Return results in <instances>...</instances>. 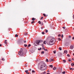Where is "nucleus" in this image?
Returning a JSON list of instances; mask_svg holds the SVG:
<instances>
[{
    "label": "nucleus",
    "instance_id": "3c124183",
    "mask_svg": "<svg viewBox=\"0 0 74 74\" xmlns=\"http://www.w3.org/2000/svg\"><path fill=\"white\" fill-rule=\"evenodd\" d=\"M26 41H24L25 43H26Z\"/></svg>",
    "mask_w": 74,
    "mask_h": 74
},
{
    "label": "nucleus",
    "instance_id": "e2e57ef3",
    "mask_svg": "<svg viewBox=\"0 0 74 74\" xmlns=\"http://www.w3.org/2000/svg\"><path fill=\"white\" fill-rule=\"evenodd\" d=\"M73 55L74 56V53L73 54Z\"/></svg>",
    "mask_w": 74,
    "mask_h": 74
},
{
    "label": "nucleus",
    "instance_id": "0eeeda50",
    "mask_svg": "<svg viewBox=\"0 0 74 74\" xmlns=\"http://www.w3.org/2000/svg\"><path fill=\"white\" fill-rule=\"evenodd\" d=\"M74 48V46L72 45L70 47V49H73Z\"/></svg>",
    "mask_w": 74,
    "mask_h": 74
},
{
    "label": "nucleus",
    "instance_id": "09e8293b",
    "mask_svg": "<svg viewBox=\"0 0 74 74\" xmlns=\"http://www.w3.org/2000/svg\"><path fill=\"white\" fill-rule=\"evenodd\" d=\"M0 47H1V44H0Z\"/></svg>",
    "mask_w": 74,
    "mask_h": 74
},
{
    "label": "nucleus",
    "instance_id": "473e14b6",
    "mask_svg": "<svg viewBox=\"0 0 74 74\" xmlns=\"http://www.w3.org/2000/svg\"><path fill=\"white\" fill-rule=\"evenodd\" d=\"M2 60H3V61H4V60H5L4 59V58H2Z\"/></svg>",
    "mask_w": 74,
    "mask_h": 74
},
{
    "label": "nucleus",
    "instance_id": "7c9ffc66",
    "mask_svg": "<svg viewBox=\"0 0 74 74\" xmlns=\"http://www.w3.org/2000/svg\"><path fill=\"white\" fill-rule=\"evenodd\" d=\"M67 56H68V57H69L70 56V55H69V54H68L67 55Z\"/></svg>",
    "mask_w": 74,
    "mask_h": 74
},
{
    "label": "nucleus",
    "instance_id": "bf43d9fd",
    "mask_svg": "<svg viewBox=\"0 0 74 74\" xmlns=\"http://www.w3.org/2000/svg\"><path fill=\"white\" fill-rule=\"evenodd\" d=\"M31 69H29V71H31Z\"/></svg>",
    "mask_w": 74,
    "mask_h": 74
},
{
    "label": "nucleus",
    "instance_id": "4d7b16f0",
    "mask_svg": "<svg viewBox=\"0 0 74 74\" xmlns=\"http://www.w3.org/2000/svg\"><path fill=\"white\" fill-rule=\"evenodd\" d=\"M40 50H41V48H40Z\"/></svg>",
    "mask_w": 74,
    "mask_h": 74
},
{
    "label": "nucleus",
    "instance_id": "aec40b11",
    "mask_svg": "<svg viewBox=\"0 0 74 74\" xmlns=\"http://www.w3.org/2000/svg\"><path fill=\"white\" fill-rule=\"evenodd\" d=\"M41 53H42H42H43V54H44V51H42V52H41Z\"/></svg>",
    "mask_w": 74,
    "mask_h": 74
},
{
    "label": "nucleus",
    "instance_id": "58836bf2",
    "mask_svg": "<svg viewBox=\"0 0 74 74\" xmlns=\"http://www.w3.org/2000/svg\"><path fill=\"white\" fill-rule=\"evenodd\" d=\"M45 51H48V50L47 49H45Z\"/></svg>",
    "mask_w": 74,
    "mask_h": 74
},
{
    "label": "nucleus",
    "instance_id": "a878e982",
    "mask_svg": "<svg viewBox=\"0 0 74 74\" xmlns=\"http://www.w3.org/2000/svg\"><path fill=\"white\" fill-rule=\"evenodd\" d=\"M31 46V45L30 44H29V45H28V47H30Z\"/></svg>",
    "mask_w": 74,
    "mask_h": 74
},
{
    "label": "nucleus",
    "instance_id": "c03bdc74",
    "mask_svg": "<svg viewBox=\"0 0 74 74\" xmlns=\"http://www.w3.org/2000/svg\"><path fill=\"white\" fill-rule=\"evenodd\" d=\"M70 70H73V68H70Z\"/></svg>",
    "mask_w": 74,
    "mask_h": 74
},
{
    "label": "nucleus",
    "instance_id": "774afa93",
    "mask_svg": "<svg viewBox=\"0 0 74 74\" xmlns=\"http://www.w3.org/2000/svg\"><path fill=\"white\" fill-rule=\"evenodd\" d=\"M25 66H26V65H27L26 64H25Z\"/></svg>",
    "mask_w": 74,
    "mask_h": 74
},
{
    "label": "nucleus",
    "instance_id": "72a5a7b5",
    "mask_svg": "<svg viewBox=\"0 0 74 74\" xmlns=\"http://www.w3.org/2000/svg\"><path fill=\"white\" fill-rule=\"evenodd\" d=\"M58 37H60V36H61V35L59 34V35H58Z\"/></svg>",
    "mask_w": 74,
    "mask_h": 74
},
{
    "label": "nucleus",
    "instance_id": "1a4fd4ad",
    "mask_svg": "<svg viewBox=\"0 0 74 74\" xmlns=\"http://www.w3.org/2000/svg\"><path fill=\"white\" fill-rule=\"evenodd\" d=\"M56 69H57V68H56V67H54V68H53V70H56Z\"/></svg>",
    "mask_w": 74,
    "mask_h": 74
},
{
    "label": "nucleus",
    "instance_id": "5701e85b",
    "mask_svg": "<svg viewBox=\"0 0 74 74\" xmlns=\"http://www.w3.org/2000/svg\"><path fill=\"white\" fill-rule=\"evenodd\" d=\"M24 46L25 47H27V45H26V44H24Z\"/></svg>",
    "mask_w": 74,
    "mask_h": 74
},
{
    "label": "nucleus",
    "instance_id": "4c0bfd02",
    "mask_svg": "<svg viewBox=\"0 0 74 74\" xmlns=\"http://www.w3.org/2000/svg\"><path fill=\"white\" fill-rule=\"evenodd\" d=\"M42 25H43V23L42 22Z\"/></svg>",
    "mask_w": 74,
    "mask_h": 74
},
{
    "label": "nucleus",
    "instance_id": "a211bd4d",
    "mask_svg": "<svg viewBox=\"0 0 74 74\" xmlns=\"http://www.w3.org/2000/svg\"><path fill=\"white\" fill-rule=\"evenodd\" d=\"M38 23H39V24H41V21H39L38 22Z\"/></svg>",
    "mask_w": 74,
    "mask_h": 74
},
{
    "label": "nucleus",
    "instance_id": "680f3d73",
    "mask_svg": "<svg viewBox=\"0 0 74 74\" xmlns=\"http://www.w3.org/2000/svg\"><path fill=\"white\" fill-rule=\"evenodd\" d=\"M73 66H74V62L73 63Z\"/></svg>",
    "mask_w": 74,
    "mask_h": 74
},
{
    "label": "nucleus",
    "instance_id": "ddd939ff",
    "mask_svg": "<svg viewBox=\"0 0 74 74\" xmlns=\"http://www.w3.org/2000/svg\"><path fill=\"white\" fill-rule=\"evenodd\" d=\"M15 36L16 37H18V34H16L15 35Z\"/></svg>",
    "mask_w": 74,
    "mask_h": 74
},
{
    "label": "nucleus",
    "instance_id": "423d86ee",
    "mask_svg": "<svg viewBox=\"0 0 74 74\" xmlns=\"http://www.w3.org/2000/svg\"><path fill=\"white\" fill-rule=\"evenodd\" d=\"M62 56V54L61 53H59L58 54V56Z\"/></svg>",
    "mask_w": 74,
    "mask_h": 74
},
{
    "label": "nucleus",
    "instance_id": "4468645a",
    "mask_svg": "<svg viewBox=\"0 0 74 74\" xmlns=\"http://www.w3.org/2000/svg\"><path fill=\"white\" fill-rule=\"evenodd\" d=\"M35 20V18H33L32 19V21H34Z\"/></svg>",
    "mask_w": 74,
    "mask_h": 74
},
{
    "label": "nucleus",
    "instance_id": "37998d69",
    "mask_svg": "<svg viewBox=\"0 0 74 74\" xmlns=\"http://www.w3.org/2000/svg\"><path fill=\"white\" fill-rule=\"evenodd\" d=\"M61 37H63V35L62 34V36H61Z\"/></svg>",
    "mask_w": 74,
    "mask_h": 74
},
{
    "label": "nucleus",
    "instance_id": "69168bd1",
    "mask_svg": "<svg viewBox=\"0 0 74 74\" xmlns=\"http://www.w3.org/2000/svg\"><path fill=\"white\" fill-rule=\"evenodd\" d=\"M74 59L73 58H72V60H73Z\"/></svg>",
    "mask_w": 74,
    "mask_h": 74
},
{
    "label": "nucleus",
    "instance_id": "c9c22d12",
    "mask_svg": "<svg viewBox=\"0 0 74 74\" xmlns=\"http://www.w3.org/2000/svg\"><path fill=\"white\" fill-rule=\"evenodd\" d=\"M42 18H43V17H41V18L40 19V20L42 19Z\"/></svg>",
    "mask_w": 74,
    "mask_h": 74
},
{
    "label": "nucleus",
    "instance_id": "0e129e2a",
    "mask_svg": "<svg viewBox=\"0 0 74 74\" xmlns=\"http://www.w3.org/2000/svg\"><path fill=\"white\" fill-rule=\"evenodd\" d=\"M27 74H29V73H28Z\"/></svg>",
    "mask_w": 74,
    "mask_h": 74
},
{
    "label": "nucleus",
    "instance_id": "338daca9",
    "mask_svg": "<svg viewBox=\"0 0 74 74\" xmlns=\"http://www.w3.org/2000/svg\"><path fill=\"white\" fill-rule=\"evenodd\" d=\"M42 47H44V46H42Z\"/></svg>",
    "mask_w": 74,
    "mask_h": 74
},
{
    "label": "nucleus",
    "instance_id": "f03ea898",
    "mask_svg": "<svg viewBox=\"0 0 74 74\" xmlns=\"http://www.w3.org/2000/svg\"><path fill=\"white\" fill-rule=\"evenodd\" d=\"M47 69V65L45 63L42 64L40 67V70L42 71L45 70Z\"/></svg>",
    "mask_w": 74,
    "mask_h": 74
},
{
    "label": "nucleus",
    "instance_id": "f257e3e1",
    "mask_svg": "<svg viewBox=\"0 0 74 74\" xmlns=\"http://www.w3.org/2000/svg\"><path fill=\"white\" fill-rule=\"evenodd\" d=\"M44 44V42L41 40H37L35 41L34 43V45L35 46L37 45H43Z\"/></svg>",
    "mask_w": 74,
    "mask_h": 74
},
{
    "label": "nucleus",
    "instance_id": "e433bc0d",
    "mask_svg": "<svg viewBox=\"0 0 74 74\" xmlns=\"http://www.w3.org/2000/svg\"><path fill=\"white\" fill-rule=\"evenodd\" d=\"M43 15L44 16H46V15H45V14H44Z\"/></svg>",
    "mask_w": 74,
    "mask_h": 74
},
{
    "label": "nucleus",
    "instance_id": "603ef678",
    "mask_svg": "<svg viewBox=\"0 0 74 74\" xmlns=\"http://www.w3.org/2000/svg\"><path fill=\"white\" fill-rule=\"evenodd\" d=\"M47 72L49 73V70H48V71H47Z\"/></svg>",
    "mask_w": 74,
    "mask_h": 74
},
{
    "label": "nucleus",
    "instance_id": "bb28decb",
    "mask_svg": "<svg viewBox=\"0 0 74 74\" xmlns=\"http://www.w3.org/2000/svg\"><path fill=\"white\" fill-rule=\"evenodd\" d=\"M48 32V30L46 29V31H45L46 33H47V32Z\"/></svg>",
    "mask_w": 74,
    "mask_h": 74
},
{
    "label": "nucleus",
    "instance_id": "6e6d98bb",
    "mask_svg": "<svg viewBox=\"0 0 74 74\" xmlns=\"http://www.w3.org/2000/svg\"><path fill=\"white\" fill-rule=\"evenodd\" d=\"M73 18H74V15H73Z\"/></svg>",
    "mask_w": 74,
    "mask_h": 74
},
{
    "label": "nucleus",
    "instance_id": "6ab92c4d",
    "mask_svg": "<svg viewBox=\"0 0 74 74\" xmlns=\"http://www.w3.org/2000/svg\"><path fill=\"white\" fill-rule=\"evenodd\" d=\"M59 49L60 51H62V48H61V47H59Z\"/></svg>",
    "mask_w": 74,
    "mask_h": 74
},
{
    "label": "nucleus",
    "instance_id": "b1692460",
    "mask_svg": "<svg viewBox=\"0 0 74 74\" xmlns=\"http://www.w3.org/2000/svg\"><path fill=\"white\" fill-rule=\"evenodd\" d=\"M25 36H27V33H25Z\"/></svg>",
    "mask_w": 74,
    "mask_h": 74
},
{
    "label": "nucleus",
    "instance_id": "79ce46f5",
    "mask_svg": "<svg viewBox=\"0 0 74 74\" xmlns=\"http://www.w3.org/2000/svg\"><path fill=\"white\" fill-rule=\"evenodd\" d=\"M71 36H69V38H71Z\"/></svg>",
    "mask_w": 74,
    "mask_h": 74
},
{
    "label": "nucleus",
    "instance_id": "a19ab883",
    "mask_svg": "<svg viewBox=\"0 0 74 74\" xmlns=\"http://www.w3.org/2000/svg\"><path fill=\"white\" fill-rule=\"evenodd\" d=\"M69 62H70V61H71V60L70 59H69Z\"/></svg>",
    "mask_w": 74,
    "mask_h": 74
},
{
    "label": "nucleus",
    "instance_id": "052dcab7",
    "mask_svg": "<svg viewBox=\"0 0 74 74\" xmlns=\"http://www.w3.org/2000/svg\"><path fill=\"white\" fill-rule=\"evenodd\" d=\"M47 74H49V73H47Z\"/></svg>",
    "mask_w": 74,
    "mask_h": 74
},
{
    "label": "nucleus",
    "instance_id": "9d476101",
    "mask_svg": "<svg viewBox=\"0 0 74 74\" xmlns=\"http://www.w3.org/2000/svg\"><path fill=\"white\" fill-rule=\"evenodd\" d=\"M64 53H67V50H64Z\"/></svg>",
    "mask_w": 74,
    "mask_h": 74
},
{
    "label": "nucleus",
    "instance_id": "9b49d317",
    "mask_svg": "<svg viewBox=\"0 0 74 74\" xmlns=\"http://www.w3.org/2000/svg\"><path fill=\"white\" fill-rule=\"evenodd\" d=\"M25 72L26 73V74H27V73H28L27 72H28V70H27V71H25Z\"/></svg>",
    "mask_w": 74,
    "mask_h": 74
},
{
    "label": "nucleus",
    "instance_id": "20e7f679",
    "mask_svg": "<svg viewBox=\"0 0 74 74\" xmlns=\"http://www.w3.org/2000/svg\"><path fill=\"white\" fill-rule=\"evenodd\" d=\"M21 51H19V53H18V54H19V55H23V52H21Z\"/></svg>",
    "mask_w": 74,
    "mask_h": 74
},
{
    "label": "nucleus",
    "instance_id": "13d9d810",
    "mask_svg": "<svg viewBox=\"0 0 74 74\" xmlns=\"http://www.w3.org/2000/svg\"><path fill=\"white\" fill-rule=\"evenodd\" d=\"M5 44H7V42H5Z\"/></svg>",
    "mask_w": 74,
    "mask_h": 74
},
{
    "label": "nucleus",
    "instance_id": "2eb2a0df",
    "mask_svg": "<svg viewBox=\"0 0 74 74\" xmlns=\"http://www.w3.org/2000/svg\"><path fill=\"white\" fill-rule=\"evenodd\" d=\"M63 61L64 62V63H66V60H63Z\"/></svg>",
    "mask_w": 74,
    "mask_h": 74
},
{
    "label": "nucleus",
    "instance_id": "393cba45",
    "mask_svg": "<svg viewBox=\"0 0 74 74\" xmlns=\"http://www.w3.org/2000/svg\"><path fill=\"white\" fill-rule=\"evenodd\" d=\"M54 53H56V50L53 51Z\"/></svg>",
    "mask_w": 74,
    "mask_h": 74
},
{
    "label": "nucleus",
    "instance_id": "39448f33",
    "mask_svg": "<svg viewBox=\"0 0 74 74\" xmlns=\"http://www.w3.org/2000/svg\"><path fill=\"white\" fill-rule=\"evenodd\" d=\"M22 42V41L21 40H20L19 42H17V43L18 44H21Z\"/></svg>",
    "mask_w": 74,
    "mask_h": 74
},
{
    "label": "nucleus",
    "instance_id": "7ed1b4c3",
    "mask_svg": "<svg viewBox=\"0 0 74 74\" xmlns=\"http://www.w3.org/2000/svg\"><path fill=\"white\" fill-rule=\"evenodd\" d=\"M55 41V39L54 38H52L49 42V43H47L48 45H51L53 44V42Z\"/></svg>",
    "mask_w": 74,
    "mask_h": 74
},
{
    "label": "nucleus",
    "instance_id": "f3484780",
    "mask_svg": "<svg viewBox=\"0 0 74 74\" xmlns=\"http://www.w3.org/2000/svg\"><path fill=\"white\" fill-rule=\"evenodd\" d=\"M65 73H66V71H63L62 72V74H65Z\"/></svg>",
    "mask_w": 74,
    "mask_h": 74
},
{
    "label": "nucleus",
    "instance_id": "c85d7f7f",
    "mask_svg": "<svg viewBox=\"0 0 74 74\" xmlns=\"http://www.w3.org/2000/svg\"><path fill=\"white\" fill-rule=\"evenodd\" d=\"M42 34H44V32H42Z\"/></svg>",
    "mask_w": 74,
    "mask_h": 74
},
{
    "label": "nucleus",
    "instance_id": "dca6fc26",
    "mask_svg": "<svg viewBox=\"0 0 74 74\" xmlns=\"http://www.w3.org/2000/svg\"><path fill=\"white\" fill-rule=\"evenodd\" d=\"M58 40H59V41H60L61 40V39H60V38H58Z\"/></svg>",
    "mask_w": 74,
    "mask_h": 74
},
{
    "label": "nucleus",
    "instance_id": "f8f14e48",
    "mask_svg": "<svg viewBox=\"0 0 74 74\" xmlns=\"http://www.w3.org/2000/svg\"><path fill=\"white\" fill-rule=\"evenodd\" d=\"M19 52H20V53L21 52H23L22 51V49H21L20 51Z\"/></svg>",
    "mask_w": 74,
    "mask_h": 74
},
{
    "label": "nucleus",
    "instance_id": "8fccbe9b",
    "mask_svg": "<svg viewBox=\"0 0 74 74\" xmlns=\"http://www.w3.org/2000/svg\"><path fill=\"white\" fill-rule=\"evenodd\" d=\"M6 41H7V40H5V42H6Z\"/></svg>",
    "mask_w": 74,
    "mask_h": 74
},
{
    "label": "nucleus",
    "instance_id": "f704fd0d",
    "mask_svg": "<svg viewBox=\"0 0 74 74\" xmlns=\"http://www.w3.org/2000/svg\"><path fill=\"white\" fill-rule=\"evenodd\" d=\"M45 40L44 42V44H46V43H45Z\"/></svg>",
    "mask_w": 74,
    "mask_h": 74
},
{
    "label": "nucleus",
    "instance_id": "a18cd8bd",
    "mask_svg": "<svg viewBox=\"0 0 74 74\" xmlns=\"http://www.w3.org/2000/svg\"><path fill=\"white\" fill-rule=\"evenodd\" d=\"M73 40H74V36L72 38Z\"/></svg>",
    "mask_w": 74,
    "mask_h": 74
},
{
    "label": "nucleus",
    "instance_id": "2f4dec72",
    "mask_svg": "<svg viewBox=\"0 0 74 74\" xmlns=\"http://www.w3.org/2000/svg\"><path fill=\"white\" fill-rule=\"evenodd\" d=\"M71 66H74V65H73V63H71Z\"/></svg>",
    "mask_w": 74,
    "mask_h": 74
},
{
    "label": "nucleus",
    "instance_id": "c756f323",
    "mask_svg": "<svg viewBox=\"0 0 74 74\" xmlns=\"http://www.w3.org/2000/svg\"><path fill=\"white\" fill-rule=\"evenodd\" d=\"M34 23V21H33L31 22V23Z\"/></svg>",
    "mask_w": 74,
    "mask_h": 74
},
{
    "label": "nucleus",
    "instance_id": "4be33fe9",
    "mask_svg": "<svg viewBox=\"0 0 74 74\" xmlns=\"http://www.w3.org/2000/svg\"><path fill=\"white\" fill-rule=\"evenodd\" d=\"M49 66L50 67H51V68H52V67H53V66H52V65H50Z\"/></svg>",
    "mask_w": 74,
    "mask_h": 74
},
{
    "label": "nucleus",
    "instance_id": "6e6552de",
    "mask_svg": "<svg viewBox=\"0 0 74 74\" xmlns=\"http://www.w3.org/2000/svg\"><path fill=\"white\" fill-rule=\"evenodd\" d=\"M53 60H53V59H50L49 60V62H52Z\"/></svg>",
    "mask_w": 74,
    "mask_h": 74
},
{
    "label": "nucleus",
    "instance_id": "ea45409f",
    "mask_svg": "<svg viewBox=\"0 0 74 74\" xmlns=\"http://www.w3.org/2000/svg\"><path fill=\"white\" fill-rule=\"evenodd\" d=\"M44 74H46V71H44Z\"/></svg>",
    "mask_w": 74,
    "mask_h": 74
},
{
    "label": "nucleus",
    "instance_id": "de8ad7c7",
    "mask_svg": "<svg viewBox=\"0 0 74 74\" xmlns=\"http://www.w3.org/2000/svg\"><path fill=\"white\" fill-rule=\"evenodd\" d=\"M62 27L63 29H65V27Z\"/></svg>",
    "mask_w": 74,
    "mask_h": 74
},
{
    "label": "nucleus",
    "instance_id": "cd10ccee",
    "mask_svg": "<svg viewBox=\"0 0 74 74\" xmlns=\"http://www.w3.org/2000/svg\"><path fill=\"white\" fill-rule=\"evenodd\" d=\"M32 73H35V71H34V70H32Z\"/></svg>",
    "mask_w": 74,
    "mask_h": 74
},
{
    "label": "nucleus",
    "instance_id": "412c9836",
    "mask_svg": "<svg viewBox=\"0 0 74 74\" xmlns=\"http://www.w3.org/2000/svg\"><path fill=\"white\" fill-rule=\"evenodd\" d=\"M46 62H49V61H48V59H46Z\"/></svg>",
    "mask_w": 74,
    "mask_h": 74
},
{
    "label": "nucleus",
    "instance_id": "49530a36",
    "mask_svg": "<svg viewBox=\"0 0 74 74\" xmlns=\"http://www.w3.org/2000/svg\"><path fill=\"white\" fill-rule=\"evenodd\" d=\"M43 49H44V50H45V49L44 48H43Z\"/></svg>",
    "mask_w": 74,
    "mask_h": 74
},
{
    "label": "nucleus",
    "instance_id": "864d4df0",
    "mask_svg": "<svg viewBox=\"0 0 74 74\" xmlns=\"http://www.w3.org/2000/svg\"><path fill=\"white\" fill-rule=\"evenodd\" d=\"M41 29H43V28H42V27H41Z\"/></svg>",
    "mask_w": 74,
    "mask_h": 74
},
{
    "label": "nucleus",
    "instance_id": "5fc2aeb1",
    "mask_svg": "<svg viewBox=\"0 0 74 74\" xmlns=\"http://www.w3.org/2000/svg\"><path fill=\"white\" fill-rule=\"evenodd\" d=\"M38 50H39V51L40 50V49H38Z\"/></svg>",
    "mask_w": 74,
    "mask_h": 74
}]
</instances>
